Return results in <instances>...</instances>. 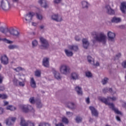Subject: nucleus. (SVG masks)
<instances>
[{
	"label": "nucleus",
	"instance_id": "f257e3e1",
	"mask_svg": "<svg viewBox=\"0 0 126 126\" xmlns=\"http://www.w3.org/2000/svg\"><path fill=\"white\" fill-rule=\"evenodd\" d=\"M92 35L94 36V38L97 42L102 43L103 45L106 44V43H107V36L104 32H94L92 33Z\"/></svg>",
	"mask_w": 126,
	"mask_h": 126
},
{
	"label": "nucleus",
	"instance_id": "f03ea898",
	"mask_svg": "<svg viewBox=\"0 0 126 126\" xmlns=\"http://www.w3.org/2000/svg\"><path fill=\"white\" fill-rule=\"evenodd\" d=\"M98 99L99 101H101V102H102V103H104L105 104V105H108V106H110L111 109H112L114 112L118 114V115H122V113L119 111V110L116 108H115V106L114 105V103H110L108 102V101H109V99L107 98H105L104 97H99Z\"/></svg>",
	"mask_w": 126,
	"mask_h": 126
},
{
	"label": "nucleus",
	"instance_id": "7ed1b4c3",
	"mask_svg": "<svg viewBox=\"0 0 126 126\" xmlns=\"http://www.w3.org/2000/svg\"><path fill=\"white\" fill-rule=\"evenodd\" d=\"M0 8L4 11H8L11 8V4L8 0H0Z\"/></svg>",
	"mask_w": 126,
	"mask_h": 126
},
{
	"label": "nucleus",
	"instance_id": "20e7f679",
	"mask_svg": "<svg viewBox=\"0 0 126 126\" xmlns=\"http://www.w3.org/2000/svg\"><path fill=\"white\" fill-rule=\"evenodd\" d=\"M60 71L62 74L67 75L70 73V68L66 64H62L60 67Z\"/></svg>",
	"mask_w": 126,
	"mask_h": 126
},
{
	"label": "nucleus",
	"instance_id": "39448f33",
	"mask_svg": "<svg viewBox=\"0 0 126 126\" xmlns=\"http://www.w3.org/2000/svg\"><path fill=\"white\" fill-rule=\"evenodd\" d=\"M39 41L41 45L39 46L40 49H48L49 48V42L47 39L43 37L39 38Z\"/></svg>",
	"mask_w": 126,
	"mask_h": 126
},
{
	"label": "nucleus",
	"instance_id": "423d86ee",
	"mask_svg": "<svg viewBox=\"0 0 126 126\" xmlns=\"http://www.w3.org/2000/svg\"><path fill=\"white\" fill-rule=\"evenodd\" d=\"M21 109L24 113H29L30 111L33 110V107L29 105H21Z\"/></svg>",
	"mask_w": 126,
	"mask_h": 126
},
{
	"label": "nucleus",
	"instance_id": "0eeeda50",
	"mask_svg": "<svg viewBox=\"0 0 126 126\" xmlns=\"http://www.w3.org/2000/svg\"><path fill=\"white\" fill-rule=\"evenodd\" d=\"M34 15H35V13L31 12L25 15V19L27 21V23H30L32 21Z\"/></svg>",
	"mask_w": 126,
	"mask_h": 126
},
{
	"label": "nucleus",
	"instance_id": "6e6552de",
	"mask_svg": "<svg viewBox=\"0 0 126 126\" xmlns=\"http://www.w3.org/2000/svg\"><path fill=\"white\" fill-rule=\"evenodd\" d=\"M105 11L108 15H115V10L112 9L109 5L105 6Z\"/></svg>",
	"mask_w": 126,
	"mask_h": 126
},
{
	"label": "nucleus",
	"instance_id": "1a4fd4ad",
	"mask_svg": "<svg viewBox=\"0 0 126 126\" xmlns=\"http://www.w3.org/2000/svg\"><path fill=\"white\" fill-rule=\"evenodd\" d=\"M7 32H9L10 35L12 36H15V37H19L20 33L18 31L15 30L14 29H11L10 30H7Z\"/></svg>",
	"mask_w": 126,
	"mask_h": 126
},
{
	"label": "nucleus",
	"instance_id": "9d476101",
	"mask_svg": "<svg viewBox=\"0 0 126 126\" xmlns=\"http://www.w3.org/2000/svg\"><path fill=\"white\" fill-rule=\"evenodd\" d=\"M15 121H16V118L10 117L6 120V125L8 126H12L15 123Z\"/></svg>",
	"mask_w": 126,
	"mask_h": 126
},
{
	"label": "nucleus",
	"instance_id": "9b49d317",
	"mask_svg": "<svg viewBox=\"0 0 126 126\" xmlns=\"http://www.w3.org/2000/svg\"><path fill=\"white\" fill-rule=\"evenodd\" d=\"M51 18L52 20H54V21H56V22H61V21H63L62 16H61V15H59L58 14L52 15Z\"/></svg>",
	"mask_w": 126,
	"mask_h": 126
},
{
	"label": "nucleus",
	"instance_id": "f8f14e48",
	"mask_svg": "<svg viewBox=\"0 0 126 126\" xmlns=\"http://www.w3.org/2000/svg\"><path fill=\"white\" fill-rule=\"evenodd\" d=\"M89 109L90 111H91L92 116L98 117V116H99V112H98V111H97V109H96L95 107L90 106Z\"/></svg>",
	"mask_w": 126,
	"mask_h": 126
},
{
	"label": "nucleus",
	"instance_id": "ddd939ff",
	"mask_svg": "<svg viewBox=\"0 0 126 126\" xmlns=\"http://www.w3.org/2000/svg\"><path fill=\"white\" fill-rule=\"evenodd\" d=\"M0 60L1 61V63H2V64H4L5 65L8 64V58H7L6 55L1 56Z\"/></svg>",
	"mask_w": 126,
	"mask_h": 126
},
{
	"label": "nucleus",
	"instance_id": "4468645a",
	"mask_svg": "<svg viewBox=\"0 0 126 126\" xmlns=\"http://www.w3.org/2000/svg\"><path fill=\"white\" fill-rule=\"evenodd\" d=\"M107 36L108 37V40L113 42V41H114L115 40L116 34H115L114 32H109L107 33Z\"/></svg>",
	"mask_w": 126,
	"mask_h": 126
},
{
	"label": "nucleus",
	"instance_id": "2eb2a0df",
	"mask_svg": "<svg viewBox=\"0 0 126 126\" xmlns=\"http://www.w3.org/2000/svg\"><path fill=\"white\" fill-rule=\"evenodd\" d=\"M81 3L82 5V8H83L84 9H88V7H89V6L90 5L89 2L85 0L82 1Z\"/></svg>",
	"mask_w": 126,
	"mask_h": 126
},
{
	"label": "nucleus",
	"instance_id": "dca6fc26",
	"mask_svg": "<svg viewBox=\"0 0 126 126\" xmlns=\"http://www.w3.org/2000/svg\"><path fill=\"white\" fill-rule=\"evenodd\" d=\"M82 43H83V47L84 49H88V47H89V41L86 38H83L82 39Z\"/></svg>",
	"mask_w": 126,
	"mask_h": 126
},
{
	"label": "nucleus",
	"instance_id": "f3484780",
	"mask_svg": "<svg viewBox=\"0 0 126 126\" xmlns=\"http://www.w3.org/2000/svg\"><path fill=\"white\" fill-rule=\"evenodd\" d=\"M38 3L40 4L41 7H43L44 8H48V4L46 0H38Z\"/></svg>",
	"mask_w": 126,
	"mask_h": 126
},
{
	"label": "nucleus",
	"instance_id": "a211bd4d",
	"mask_svg": "<svg viewBox=\"0 0 126 126\" xmlns=\"http://www.w3.org/2000/svg\"><path fill=\"white\" fill-rule=\"evenodd\" d=\"M42 65L45 66V67H49L50 65V63L49 62V58H44L42 61Z\"/></svg>",
	"mask_w": 126,
	"mask_h": 126
},
{
	"label": "nucleus",
	"instance_id": "6ab92c4d",
	"mask_svg": "<svg viewBox=\"0 0 126 126\" xmlns=\"http://www.w3.org/2000/svg\"><path fill=\"white\" fill-rule=\"evenodd\" d=\"M111 21L112 23H120L122 22V19L120 17L114 16L111 19Z\"/></svg>",
	"mask_w": 126,
	"mask_h": 126
},
{
	"label": "nucleus",
	"instance_id": "aec40b11",
	"mask_svg": "<svg viewBox=\"0 0 126 126\" xmlns=\"http://www.w3.org/2000/svg\"><path fill=\"white\" fill-rule=\"evenodd\" d=\"M53 73L54 75L55 78L57 79H61V74H60V72L56 71V70L55 69H53Z\"/></svg>",
	"mask_w": 126,
	"mask_h": 126
},
{
	"label": "nucleus",
	"instance_id": "412c9836",
	"mask_svg": "<svg viewBox=\"0 0 126 126\" xmlns=\"http://www.w3.org/2000/svg\"><path fill=\"white\" fill-rule=\"evenodd\" d=\"M66 106L67 108L70 109V110H75V104L73 102H69L67 103Z\"/></svg>",
	"mask_w": 126,
	"mask_h": 126
},
{
	"label": "nucleus",
	"instance_id": "4be33fe9",
	"mask_svg": "<svg viewBox=\"0 0 126 126\" xmlns=\"http://www.w3.org/2000/svg\"><path fill=\"white\" fill-rule=\"evenodd\" d=\"M120 9L123 12V13H126V3L125 2H123L121 3V5L120 6Z\"/></svg>",
	"mask_w": 126,
	"mask_h": 126
},
{
	"label": "nucleus",
	"instance_id": "5701e85b",
	"mask_svg": "<svg viewBox=\"0 0 126 126\" xmlns=\"http://www.w3.org/2000/svg\"><path fill=\"white\" fill-rule=\"evenodd\" d=\"M30 85L32 88L35 89L37 87V86L36 85V82L35 81V80H34V78H31Z\"/></svg>",
	"mask_w": 126,
	"mask_h": 126
},
{
	"label": "nucleus",
	"instance_id": "b1692460",
	"mask_svg": "<svg viewBox=\"0 0 126 126\" xmlns=\"http://www.w3.org/2000/svg\"><path fill=\"white\" fill-rule=\"evenodd\" d=\"M78 95H80V96H82L83 93L82 92V90L81 87L79 86H77L75 88Z\"/></svg>",
	"mask_w": 126,
	"mask_h": 126
},
{
	"label": "nucleus",
	"instance_id": "393cba45",
	"mask_svg": "<svg viewBox=\"0 0 126 126\" xmlns=\"http://www.w3.org/2000/svg\"><path fill=\"white\" fill-rule=\"evenodd\" d=\"M87 61L89 63L91 64H94V62H95V59L91 57V56H88L87 57Z\"/></svg>",
	"mask_w": 126,
	"mask_h": 126
},
{
	"label": "nucleus",
	"instance_id": "a878e982",
	"mask_svg": "<svg viewBox=\"0 0 126 126\" xmlns=\"http://www.w3.org/2000/svg\"><path fill=\"white\" fill-rule=\"evenodd\" d=\"M68 48L69 50L74 51V52H77L78 51V46L77 45H69Z\"/></svg>",
	"mask_w": 126,
	"mask_h": 126
},
{
	"label": "nucleus",
	"instance_id": "bb28decb",
	"mask_svg": "<svg viewBox=\"0 0 126 126\" xmlns=\"http://www.w3.org/2000/svg\"><path fill=\"white\" fill-rule=\"evenodd\" d=\"M71 79L72 80H76L78 79V74L76 72H73L71 74Z\"/></svg>",
	"mask_w": 126,
	"mask_h": 126
},
{
	"label": "nucleus",
	"instance_id": "cd10ccee",
	"mask_svg": "<svg viewBox=\"0 0 126 126\" xmlns=\"http://www.w3.org/2000/svg\"><path fill=\"white\" fill-rule=\"evenodd\" d=\"M35 103L36 104L37 107L39 109L43 107V104H42V102H41V100H40L39 99H36Z\"/></svg>",
	"mask_w": 126,
	"mask_h": 126
},
{
	"label": "nucleus",
	"instance_id": "c85d7f7f",
	"mask_svg": "<svg viewBox=\"0 0 126 126\" xmlns=\"http://www.w3.org/2000/svg\"><path fill=\"white\" fill-rule=\"evenodd\" d=\"M64 52L67 57H72V56H73V53H72V51H70L67 49H65Z\"/></svg>",
	"mask_w": 126,
	"mask_h": 126
},
{
	"label": "nucleus",
	"instance_id": "c756f323",
	"mask_svg": "<svg viewBox=\"0 0 126 126\" xmlns=\"http://www.w3.org/2000/svg\"><path fill=\"white\" fill-rule=\"evenodd\" d=\"M9 50H14V49H19V46L17 45H10L8 46Z\"/></svg>",
	"mask_w": 126,
	"mask_h": 126
},
{
	"label": "nucleus",
	"instance_id": "7c9ffc66",
	"mask_svg": "<svg viewBox=\"0 0 126 126\" xmlns=\"http://www.w3.org/2000/svg\"><path fill=\"white\" fill-rule=\"evenodd\" d=\"M6 110H9V111H15L16 110V107L13 106L12 105H8L6 107Z\"/></svg>",
	"mask_w": 126,
	"mask_h": 126
},
{
	"label": "nucleus",
	"instance_id": "2f4dec72",
	"mask_svg": "<svg viewBox=\"0 0 126 126\" xmlns=\"http://www.w3.org/2000/svg\"><path fill=\"white\" fill-rule=\"evenodd\" d=\"M7 30H8V29L7 28H4L3 27H0V31L3 34H6L7 33Z\"/></svg>",
	"mask_w": 126,
	"mask_h": 126
},
{
	"label": "nucleus",
	"instance_id": "473e14b6",
	"mask_svg": "<svg viewBox=\"0 0 126 126\" xmlns=\"http://www.w3.org/2000/svg\"><path fill=\"white\" fill-rule=\"evenodd\" d=\"M27 124H28V122H25V120H24V118H21L20 126H27Z\"/></svg>",
	"mask_w": 126,
	"mask_h": 126
},
{
	"label": "nucleus",
	"instance_id": "72a5a7b5",
	"mask_svg": "<svg viewBox=\"0 0 126 126\" xmlns=\"http://www.w3.org/2000/svg\"><path fill=\"white\" fill-rule=\"evenodd\" d=\"M0 41H3V42H6L7 44H12V43H13V41L9 40L6 38L1 39L0 38Z\"/></svg>",
	"mask_w": 126,
	"mask_h": 126
},
{
	"label": "nucleus",
	"instance_id": "f704fd0d",
	"mask_svg": "<svg viewBox=\"0 0 126 126\" xmlns=\"http://www.w3.org/2000/svg\"><path fill=\"white\" fill-rule=\"evenodd\" d=\"M75 121L77 124H79V123H81V122H82V118L79 116H77L76 117Z\"/></svg>",
	"mask_w": 126,
	"mask_h": 126
},
{
	"label": "nucleus",
	"instance_id": "c9c22d12",
	"mask_svg": "<svg viewBox=\"0 0 126 126\" xmlns=\"http://www.w3.org/2000/svg\"><path fill=\"white\" fill-rule=\"evenodd\" d=\"M38 45V41L36 40H34L32 41V48H35Z\"/></svg>",
	"mask_w": 126,
	"mask_h": 126
},
{
	"label": "nucleus",
	"instance_id": "e433bc0d",
	"mask_svg": "<svg viewBox=\"0 0 126 126\" xmlns=\"http://www.w3.org/2000/svg\"><path fill=\"white\" fill-rule=\"evenodd\" d=\"M35 75L36 77H40L41 76V71L39 70H37L35 72Z\"/></svg>",
	"mask_w": 126,
	"mask_h": 126
},
{
	"label": "nucleus",
	"instance_id": "4c0bfd02",
	"mask_svg": "<svg viewBox=\"0 0 126 126\" xmlns=\"http://www.w3.org/2000/svg\"><path fill=\"white\" fill-rule=\"evenodd\" d=\"M121 57H122V54L121 53L117 54L114 57V61H118V60H119Z\"/></svg>",
	"mask_w": 126,
	"mask_h": 126
},
{
	"label": "nucleus",
	"instance_id": "58836bf2",
	"mask_svg": "<svg viewBox=\"0 0 126 126\" xmlns=\"http://www.w3.org/2000/svg\"><path fill=\"white\" fill-rule=\"evenodd\" d=\"M108 80H109V79L107 77H105L102 80V83L103 85H105V84H107L108 83Z\"/></svg>",
	"mask_w": 126,
	"mask_h": 126
},
{
	"label": "nucleus",
	"instance_id": "ea45409f",
	"mask_svg": "<svg viewBox=\"0 0 126 126\" xmlns=\"http://www.w3.org/2000/svg\"><path fill=\"white\" fill-rule=\"evenodd\" d=\"M29 102L31 103V104H34L36 103V99L35 100L34 99V97H32L29 99Z\"/></svg>",
	"mask_w": 126,
	"mask_h": 126
},
{
	"label": "nucleus",
	"instance_id": "a19ab883",
	"mask_svg": "<svg viewBox=\"0 0 126 126\" xmlns=\"http://www.w3.org/2000/svg\"><path fill=\"white\" fill-rule=\"evenodd\" d=\"M62 122L63 123H64V124L67 125V124H68V119L66 117H63L62 118Z\"/></svg>",
	"mask_w": 126,
	"mask_h": 126
},
{
	"label": "nucleus",
	"instance_id": "79ce46f5",
	"mask_svg": "<svg viewBox=\"0 0 126 126\" xmlns=\"http://www.w3.org/2000/svg\"><path fill=\"white\" fill-rule=\"evenodd\" d=\"M86 76L89 78L92 77V73L90 71L85 72Z\"/></svg>",
	"mask_w": 126,
	"mask_h": 126
},
{
	"label": "nucleus",
	"instance_id": "37998d69",
	"mask_svg": "<svg viewBox=\"0 0 126 126\" xmlns=\"http://www.w3.org/2000/svg\"><path fill=\"white\" fill-rule=\"evenodd\" d=\"M13 82L14 83V85H15V86H18V80H17V79L16 78H14L13 80Z\"/></svg>",
	"mask_w": 126,
	"mask_h": 126
},
{
	"label": "nucleus",
	"instance_id": "c03bdc74",
	"mask_svg": "<svg viewBox=\"0 0 126 126\" xmlns=\"http://www.w3.org/2000/svg\"><path fill=\"white\" fill-rule=\"evenodd\" d=\"M18 75H19V76H22V77H23V79H22V78L20 77V78H19V79H21V80H23V81H25V75H24V74H23L21 75V74L19 73V74H18Z\"/></svg>",
	"mask_w": 126,
	"mask_h": 126
},
{
	"label": "nucleus",
	"instance_id": "a18cd8bd",
	"mask_svg": "<svg viewBox=\"0 0 126 126\" xmlns=\"http://www.w3.org/2000/svg\"><path fill=\"white\" fill-rule=\"evenodd\" d=\"M0 98H1L3 99H7V95L5 94H0Z\"/></svg>",
	"mask_w": 126,
	"mask_h": 126
},
{
	"label": "nucleus",
	"instance_id": "49530a36",
	"mask_svg": "<svg viewBox=\"0 0 126 126\" xmlns=\"http://www.w3.org/2000/svg\"><path fill=\"white\" fill-rule=\"evenodd\" d=\"M66 114L69 118H70V117H72L73 116V113L69 112V111H67L66 113Z\"/></svg>",
	"mask_w": 126,
	"mask_h": 126
},
{
	"label": "nucleus",
	"instance_id": "de8ad7c7",
	"mask_svg": "<svg viewBox=\"0 0 126 126\" xmlns=\"http://www.w3.org/2000/svg\"><path fill=\"white\" fill-rule=\"evenodd\" d=\"M36 15L37 18H38L39 20H42V19H43V17L41 16V15H40L38 13H36Z\"/></svg>",
	"mask_w": 126,
	"mask_h": 126
},
{
	"label": "nucleus",
	"instance_id": "09e8293b",
	"mask_svg": "<svg viewBox=\"0 0 126 126\" xmlns=\"http://www.w3.org/2000/svg\"><path fill=\"white\" fill-rule=\"evenodd\" d=\"M51 125H50L49 123H40L38 126H50Z\"/></svg>",
	"mask_w": 126,
	"mask_h": 126
},
{
	"label": "nucleus",
	"instance_id": "8fccbe9b",
	"mask_svg": "<svg viewBox=\"0 0 126 126\" xmlns=\"http://www.w3.org/2000/svg\"><path fill=\"white\" fill-rule=\"evenodd\" d=\"M17 69L18 72H19V71H24V70H25V69L20 66L17 67Z\"/></svg>",
	"mask_w": 126,
	"mask_h": 126
},
{
	"label": "nucleus",
	"instance_id": "3c124183",
	"mask_svg": "<svg viewBox=\"0 0 126 126\" xmlns=\"http://www.w3.org/2000/svg\"><path fill=\"white\" fill-rule=\"evenodd\" d=\"M92 65H94V66H100V63H99L98 62H96L95 63V61L94 62V64H92Z\"/></svg>",
	"mask_w": 126,
	"mask_h": 126
},
{
	"label": "nucleus",
	"instance_id": "603ef678",
	"mask_svg": "<svg viewBox=\"0 0 126 126\" xmlns=\"http://www.w3.org/2000/svg\"><path fill=\"white\" fill-rule=\"evenodd\" d=\"M62 0H54V2L56 4H59V3H61L62 2Z\"/></svg>",
	"mask_w": 126,
	"mask_h": 126
},
{
	"label": "nucleus",
	"instance_id": "864d4df0",
	"mask_svg": "<svg viewBox=\"0 0 126 126\" xmlns=\"http://www.w3.org/2000/svg\"><path fill=\"white\" fill-rule=\"evenodd\" d=\"M108 100H110L111 99L112 100V101H116L117 100V97H116L115 96L112 97L108 96Z\"/></svg>",
	"mask_w": 126,
	"mask_h": 126
},
{
	"label": "nucleus",
	"instance_id": "5fc2aeb1",
	"mask_svg": "<svg viewBox=\"0 0 126 126\" xmlns=\"http://www.w3.org/2000/svg\"><path fill=\"white\" fill-rule=\"evenodd\" d=\"M103 93L105 94L107 93V92H108V91H109V89H108V88H105L104 89H103L102 90Z\"/></svg>",
	"mask_w": 126,
	"mask_h": 126
},
{
	"label": "nucleus",
	"instance_id": "6e6d98bb",
	"mask_svg": "<svg viewBox=\"0 0 126 126\" xmlns=\"http://www.w3.org/2000/svg\"><path fill=\"white\" fill-rule=\"evenodd\" d=\"M3 113H4V109L2 107H0V115H2Z\"/></svg>",
	"mask_w": 126,
	"mask_h": 126
},
{
	"label": "nucleus",
	"instance_id": "4d7b16f0",
	"mask_svg": "<svg viewBox=\"0 0 126 126\" xmlns=\"http://www.w3.org/2000/svg\"><path fill=\"white\" fill-rule=\"evenodd\" d=\"M122 66L124 68H126V61H124L122 63Z\"/></svg>",
	"mask_w": 126,
	"mask_h": 126
},
{
	"label": "nucleus",
	"instance_id": "13d9d810",
	"mask_svg": "<svg viewBox=\"0 0 126 126\" xmlns=\"http://www.w3.org/2000/svg\"><path fill=\"white\" fill-rule=\"evenodd\" d=\"M19 85L20 86H22V87H24L25 85V84H24V82H19Z\"/></svg>",
	"mask_w": 126,
	"mask_h": 126
},
{
	"label": "nucleus",
	"instance_id": "bf43d9fd",
	"mask_svg": "<svg viewBox=\"0 0 126 126\" xmlns=\"http://www.w3.org/2000/svg\"><path fill=\"white\" fill-rule=\"evenodd\" d=\"M86 102L87 104H90V98L89 97L86 98Z\"/></svg>",
	"mask_w": 126,
	"mask_h": 126
},
{
	"label": "nucleus",
	"instance_id": "052dcab7",
	"mask_svg": "<svg viewBox=\"0 0 126 126\" xmlns=\"http://www.w3.org/2000/svg\"><path fill=\"white\" fill-rule=\"evenodd\" d=\"M108 91L110 93H112V94H115V93H116V92H114L113 91V89H112V88H109L108 89Z\"/></svg>",
	"mask_w": 126,
	"mask_h": 126
},
{
	"label": "nucleus",
	"instance_id": "680f3d73",
	"mask_svg": "<svg viewBox=\"0 0 126 126\" xmlns=\"http://www.w3.org/2000/svg\"><path fill=\"white\" fill-rule=\"evenodd\" d=\"M75 40H76V41H77L78 42H79V41H80V38H79V36H76L75 37Z\"/></svg>",
	"mask_w": 126,
	"mask_h": 126
},
{
	"label": "nucleus",
	"instance_id": "e2e57ef3",
	"mask_svg": "<svg viewBox=\"0 0 126 126\" xmlns=\"http://www.w3.org/2000/svg\"><path fill=\"white\" fill-rule=\"evenodd\" d=\"M3 106H7V105H8V104L9 103V102H8V101H6L5 100L3 101Z\"/></svg>",
	"mask_w": 126,
	"mask_h": 126
},
{
	"label": "nucleus",
	"instance_id": "0e129e2a",
	"mask_svg": "<svg viewBox=\"0 0 126 126\" xmlns=\"http://www.w3.org/2000/svg\"><path fill=\"white\" fill-rule=\"evenodd\" d=\"M5 89V88H4V86H0V91H3Z\"/></svg>",
	"mask_w": 126,
	"mask_h": 126
},
{
	"label": "nucleus",
	"instance_id": "69168bd1",
	"mask_svg": "<svg viewBox=\"0 0 126 126\" xmlns=\"http://www.w3.org/2000/svg\"><path fill=\"white\" fill-rule=\"evenodd\" d=\"M2 79H3V77L0 75V84H1V83H2Z\"/></svg>",
	"mask_w": 126,
	"mask_h": 126
},
{
	"label": "nucleus",
	"instance_id": "338daca9",
	"mask_svg": "<svg viewBox=\"0 0 126 126\" xmlns=\"http://www.w3.org/2000/svg\"><path fill=\"white\" fill-rule=\"evenodd\" d=\"M116 120L117 121H118V122H121V118H120V117L119 116H116Z\"/></svg>",
	"mask_w": 126,
	"mask_h": 126
},
{
	"label": "nucleus",
	"instance_id": "774afa93",
	"mask_svg": "<svg viewBox=\"0 0 126 126\" xmlns=\"http://www.w3.org/2000/svg\"><path fill=\"white\" fill-rule=\"evenodd\" d=\"M56 126H64L63 123H60V124H57Z\"/></svg>",
	"mask_w": 126,
	"mask_h": 126
}]
</instances>
